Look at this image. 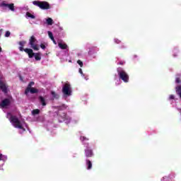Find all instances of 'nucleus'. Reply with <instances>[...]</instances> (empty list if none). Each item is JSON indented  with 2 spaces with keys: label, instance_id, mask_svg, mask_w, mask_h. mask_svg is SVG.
Here are the masks:
<instances>
[{
  "label": "nucleus",
  "instance_id": "f257e3e1",
  "mask_svg": "<svg viewBox=\"0 0 181 181\" xmlns=\"http://www.w3.org/2000/svg\"><path fill=\"white\" fill-rule=\"evenodd\" d=\"M26 43V41L23 40V41H20L18 42L19 45V50L20 52H25V53H27V54H28V57L30 59H32L33 57V56L35 55V52H33V49H30V48H25L24 49L23 47L25 46V44Z\"/></svg>",
  "mask_w": 181,
  "mask_h": 181
},
{
  "label": "nucleus",
  "instance_id": "f03ea898",
  "mask_svg": "<svg viewBox=\"0 0 181 181\" xmlns=\"http://www.w3.org/2000/svg\"><path fill=\"white\" fill-rule=\"evenodd\" d=\"M10 121L13 124V127H15V128L23 129V131H26V129L22 127V124L21 123V121H19V119H18L16 116L11 115L10 117Z\"/></svg>",
  "mask_w": 181,
  "mask_h": 181
},
{
  "label": "nucleus",
  "instance_id": "7ed1b4c3",
  "mask_svg": "<svg viewBox=\"0 0 181 181\" xmlns=\"http://www.w3.org/2000/svg\"><path fill=\"white\" fill-rule=\"evenodd\" d=\"M33 4L35 6H39L40 9H50V4L47 1H34Z\"/></svg>",
  "mask_w": 181,
  "mask_h": 181
},
{
  "label": "nucleus",
  "instance_id": "20e7f679",
  "mask_svg": "<svg viewBox=\"0 0 181 181\" xmlns=\"http://www.w3.org/2000/svg\"><path fill=\"white\" fill-rule=\"evenodd\" d=\"M117 73L119 78L122 80L124 83H128L129 81V76L128 75V74L126 73L125 71L124 70L119 71L117 69Z\"/></svg>",
  "mask_w": 181,
  "mask_h": 181
},
{
  "label": "nucleus",
  "instance_id": "39448f33",
  "mask_svg": "<svg viewBox=\"0 0 181 181\" xmlns=\"http://www.w3.org/2000/svg\"><path fill=\"white\" fill-rule=\"evenodd\" d=\"M62 93L64 95H71V85L70 83H65L62 88Z\"/></svg>",
  "mask_w": 181,
  "mask_h": 181
},
{
  "label": "nucleus",
  "instance_id": "423d86ee",
  "mask_svg": "<svg viewBox=\"0 0 181 181\" xmlns=\"http://www.w3.org/2000/svg\"><path fill=\"white\" fill-rule=\"evenodd\" d=\"M36 37H35L34 35H32L29 40V45L33 50H39V47L36 45Z\"/></svg>",
  "mask_w": 181,
  "mask_h": 181
},
{
  "label": "nucleus",
  "instance_id": "0eeeda50",
  "mask_svg": "<svg viewBox=\"0 0 181 181\" xmlns=\"http://www.w3.org/2000/svg\"><path fill=\"white\" fill-rule=\"evenodd\" d=\"M0 6L5 7V8H8L10 11L12 12H15V4H6L5 1H3L1 4Z\"/></svg>",
  "mask_w": 181,
  "mask_h": 181
},
{
  "label": "nucleus",
  "instance_id": "6e6552de",
  "mask_svg": "<svg viewBox=\"0 0 181 181\" xmlns=\"http://www.w3.org/2000/svg\"><path fill=\"white\" fill-rule=\"evenodd\" d=\"M0 90L4 93V94H8V86L2 81H0Z\"/></svg>",
  "mask_w": 181,
  "mask_h": 181
},
{
  "label": "nucleus",
  "instance_id": "1a4fd4ad",
  "mask_svg": "<svg viewBox=\"0 0 181 181\" xmlns=\"http://www.w3.org/2000/svg\"><path fill=\"white\" fill-rule=\"evenodd\" d=\"M85 156L86 158H93V156H94V152H93V149H90V148L85 149Z\"/></svg>",
  "mask_w": 181,
  "mask_h": 181
},
{
  "label": "nucleus",
  "instance_id": "9d476101",
  "mask_svg": "<svg viewBox=\"0 0 181 181\" xmlns=\"http://www.w3.org/2000/svg\"><path fill=\"white\" fill-rule=\"evenodd\" d=\"M9 104H11V100L8 98H6L1 101L0 107H1V108H5V107H8Z\"/></svg>",
  "mask_w": 181,
  "mask_h": 181
},
{
  "label": "nucleus",
  "instance_id": "9b49d317",
  "mask_svg": "<svg viewBox=\"0 0 181 181\" xmlns=\"http://www.w3.org/2000/svg\"><path fill=\"white\" fill-rule=\"evenodd\" d=\"M38 101H39L40 104H41V105H42V107H46V105H47L46 99L42 95H40L38 97Z\"/></svg>",
  "mask_w": 181,
  "mask_h": 181
},
{
  "label": "nucleus",
  "instance_id": "f8f14e48",
  "mask_svg": "<svg viewBox=\"0 0 181 181\" xmlns=\"http://www.w3.org/2000/svg\"><path fill=\"white\" fill-rule=\"evenodd\" d=\"M86 162L88 170H91L93 168V163H91V160H90L89 159H86Z\"/></svg>",
  "mask_w": 181,
  "mask_h": 181
},
{
  "label": "nucleus",
  "instance_id": "ddd939ff",
  "mask_svg": "<svg viewBox=\"0 0 181 181\" xmlns=\"http://www.w3.org/2000/svg\"><path fill=\"white\" fill-rule=\"evenodd\" d=\"M59 47H60V49H62V50H66V49H67V45L66 44H63L62 42H59L58 44Z\"/></svg>",
  "mask_w": 181,
  "mask_h": 181
},
{
  "label": "nucleus",
  "instance_id": "4468645a",
  "mask_svg": "<svg viewBox=\"0 0 181 181\" xmlns=\"http://www.w3.org/2000/svg\"><path fill=\"white\" fill-rule=\"evenodd\" d=\"M33 57H35V60H37V62L42 60V57H40V54L39 53H34Z\"/></svg>",
  "mask_w": 181,
  "mask_h": 181
},
{
  "label": "nucleus",
  "instance_id": "2eb2a0df",
  "mask_svg": "<svg viewBox=\"0 0 181 181\" xmlns=\"http://www.w3.org/2000/svg\"><path fill=\"white\" fill-rule=\"evenodd\" d=\"M62 117H63L64 121H71V118H70V117H69L66 113L63 114Z\"/></svg>",
  "mask_w": 181,
  "mask_h": 181
},
{
  "label": "nucleus",
  "instance_id": "dca6fc26",
  "mask_svg": "<svg viewBox=\"0 0 181 181\" xmlns=\"http://www.w3.org/2000/svg\"><path fill=\"white\" fill-rule=\"evenodd\" d=\"M29 92L31 93V94H37V93H39V90L38 89H36V88H32Z\"/></svg>",
  "mask_w": 181,
  "mask_h": 181
},
{
  "label": "nucleus",
  "instance_id": "f3484780",
  "mask_svg": "<svg viewBox=\"0 0 181 181\" xmlns=\"http://www.w3.org/2000/svg\"><path fill=\"white\" fill-rule=\"evenodd\" d=\"M33 88L32 86H30V83H28V87L26 88L25 90V95H28V94H29V90Z\"/></svg>",
  "mask_w": 181,
  "mask_h": 181
},
{
  "label": "nucleus",
  "instance_id": "a211bd4d",
  "mask_svg": "<svg viewBox=\"0 0 181 181\" xmlns=\"http://www.w3.org/2000/svg\"><path fill=\"white\" fill-rule=\"evenodd\" d=\"M32 114H33V115H37L40 114V110H39V109H35V110H33L32 111Z\"/></svg>",
  "mask_w": 181,
  "mask_h": 181
},
{
  "label": "nucleus",
  "instance_id": "6ab92c4d",
  "mask_svg": "<svg viewBox=\"0 0 181 181\" xmlns=\"http://www.w3.org/2000/svg\"><path fill=\"white\" fill-rule=\"evenodd\" d=\"M26 16H28V18H30L31 19H35L36 18V16H35V15H33L30 12L26 13Z\"/></svg>",
  "mask_w": 181,
  "mask_h": 181
},
{
  "label": "nucleus",
  "instance_id": "aec40b11",
  "mask_svg": "<svg viewBox=\"0 0 181 181\" xmlns=\"http://www.w3.org/2000/svg\"><path fill=\"white\" fill-rule=\"evenodd\" d=\"M58 110L64 111V110H67V105L63 104L59 107Z\"/></svg>",
  "mask_w": 181,
  "mask_h": 181
},
{
  "label": "nucleus",
  "instance_id": "412c9836",
  "mask_svg": "<svg viewBox=\"0 0 181 181\" xmlns=\"http://www.w3.org/2000/svg\"><path fill=\"white\" fill-rule=\"evenodd\" d=\"M47 24L49 25H53V19H52L51 18H48L47 19Z\"/></svg>",
  "mask_w": 181,
  "mask_h": 181
},
{
  "label": "nucleus",
  "instance_id": "4be33fe9",
  "mask_svg": "<svg viewBox=\"0 0 181 181\" xmlns=\"http://www.w3.org/2000/svg\"><path fill=\"white\" fill-rule=\"evenodd\" d=\"M48 36L51 38V40H54V37H53V33L52 32H48Z\"/></svg>",
  "mask_w": 181,
  "mask_h": 181
},
{
  "label": "nucleus",
  "instance_id": "5701e85b",
  "mask_svg": "<svg viewBox=\"0 0 181 181\" xmlns=\"http://www.w3.org/2000/svg\"><path fill=\"white\" fill-rule=\"evenodd\" d=\"M51 94H52V95L53 96L54 98H59V95H57V94H56V92L52 91Z\"/></svg>",
  "mask_w": 181,
  "mask_h": 181
},
{
  "label": "nucleus",
  "instance_id": "b1692460",
  "mask_svg": "<svg viewBox=\"0 0 181 181\" xmlns=\"http://www.w3.org/2000/svg\"><path fill=\"white\" fill-rule=\"evenodd\" d=\"M163 181H172L170 177H164Z\"/></svg>",
  "mask_w": 181,
  "mask_h": 181
},
{
  "label": "nucleus",
  "instance_id": "393cba45",
  "mask_svg": "<svg viewBox=\"0 0 181 181\" xmlns=\"http://www.w3.org/2000/svg\"><path fill=\"white\" fill-rule=\"evenodd\" d=\"M81 141H88V139L87 137L82 136L80 137Z\"/></svg>",
  "mask_w": 181,
  "mask_h": 181
},
{
  "label": "nucleus",
  "instance_id": "a878e982",
  "mask_svg": "<svg viewBox=\"0 0 181 181\" xmlns=\"http://www.w3.org/2000/svg\"><path fill=\"white\" fill-rule=\"evenodd\" d=\"M77 63H78V64H79L80 67H83V62H81V60L78 59V60L77 61Z\"/></svg>",
  "mask_w": 181,
  "mask_h": 181
},
{
  "label": "nucleus",
  "instance_id": "bb28decb",
  "mask_svg": "<svg viewBox=\"0 0 181 181\" xmlns=\"http://www.w3.org/2000/svg\"><path fill=\"white\" fill-rule=\"evenodd\" d=\"M6 37H9L11 36V32L6 31L5 34Z\"/></svg>",
  "mask_w": 181,
  "mask_h": 181
},
{
  "label": "nucleus",
  "instance_id": "cd10ccee",
  "mask_svg": "<svg viewBox=\"0 0 181 181\" xmlns=\"http://www.w3.org/2000/svg\"><path fill=\"white\" fill-rule=\"evenodd\" d=\"M40 47H41V49L45 50V49H46V45H45V44H40Z\"/></svg>",
  "mask_w": 181,
  "mask_h": 181
},
{
  "label": "nucleus",
  "instance_id": "c85d7f7f",
  "mask_svg": "<svg viewBox=\"0 0 181 181\" xmlns=\"http://www.w3.org/2000/svg\"><path fill=\"white\" fill-rule=\"evenodd\" d=\"M115 43H117V45H119V43H121V40H118V39H115Z\"/></svg>",
  "mask_w": 181,
  "mask_h": 181
},
{
  "label": "nucleus",
  "instance_id": "c756f323",
  "mask_svg": "<svg viewBox=\"0 0 181 181\" xmlns=\"http://www.w3.org/2000/svg\"><path fill=\"white\" fill-rule=\"evenodd\" d=\"M78 71L80 74H81L82 76H84V74H83V69H81V68L79 69Z\"/></svg>",
  "mask_w": 181,
  "mask_h": 181
},
{
  "label": "nucleus",
  "instance_id": "7c9ffc66",
  "mask_svg": "<svg viewBox=\"0 0 181 181\" xmlns=\"http://www.w3.org/2000/svg\"><path fill=\"white\" fill-rule=\"evenodd\" d=\"M169 98H170V100H175V95H170Z\"/></svg>",
  "mask_w": 181,
  "mask_h": 181
},
{
  "label": "nucleus",
  "instance_id": "2f4dec72",
  "mask_svg": "<svg viewBox=\"0 0 181 181\" xmlns=\"http://www.w3.org/2000/svg\"><path fill=\"white\" fill-rule=\"evenodd\" d=\"M0 160H4V155L0 153Z\"/></svg>",
  "mask_w": 181,
  "mask_h": 181
},
{
  "label": "nucleus",
  "instance_id": "473e14b6",
  "mask_svg": "<svg viewBox=\"0 0 181 181\" xmlns=\"http://www.w3.org/2000/svg\"><path fill=\"white\" fill-rule=\"evenodd\" d=\"M29 84H30L31 86H35V82L31 81V82L29 83Z\"/></svg>",
  "mask_w": 181,
  "mask_h": 181
},
{
  "label": "nucleus",
  "instance_id": "72a5a7b5",
  "mask_svg": "<svg viewBox=\"0 0 181 181\" xmlns=\"http://www.w3.org/2000/svg\"><path fill=\"white\" fill-rule=\"evenodd\" d=\"M53 41V42L54 43V45H57V43L56 42V40H54H54H52Z\"/></svg>",
  "mask_w": 181,
  "mask_h": 181
},
{
  "label": "nucleus",
  "instance_id": "f704fd0d",
  "mask_svg": "<svg viewBox=\"0 0 181 181\" xmlns=\"http://www.w3.org/2000/svg\"><path fill=\"white\" fill-rule=\"evenodd\" d=\"M176 81H177V83H180V81H179V78H177V79L176 80Z\"/></svg>",
  "mask_w": 181,
  "mask_h": 181
},
{
  "label": "nucleus",
  "instance_id": "c9c22d12",
  "mask_svg": "<svg viewBox=\"0 0 181 181\" xmlns=\"http://www.w3.org/2000/svg\"><path fill=\"white\" fill-rule=\"evenodd\" d=\"M2 52V48L0 47V52Z\"/></svg>",
  "mask_w": 181,
  "mask_h": 181
},
{
  "label": "nucleus",
  "instance_id": "e433bc0d",
  "mask_svg": "<svg viewBox=\"0 0 181 181\" xmlns=\"http://www.w3.org/2000/svg\"><path fill=\"white\" fill-rule=\"evenodd\" d=\"M93 49H97L96 47H93Z\"/></svg>",
  "mask_w": 181,
  "mask_h": 181
}]
</instances>
